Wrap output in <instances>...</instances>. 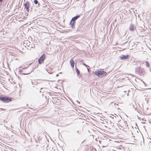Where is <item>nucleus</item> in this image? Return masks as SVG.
I'll return each instance as SVG.
<instances>
[{
    "label": "nucleus",
    "instance_id": "obj_11",
    "mask_svg": "<svg viewBox=\"0 0 151 151\" xmlns=\"http://www.w3.org/2000/svg\"><path fill=\"white\" fill-rule=\"evenodd\" d=\"M117 148L118 149H124V146H123L122 145H120L119 146H117Z\"/></svg>",
    "mask_w": 151,
    "mask_h": 151
},
{
    "label": "nucleus",
    "instance_id": "obj_23",
    "mask_svg": "<svg viewBox=\"0 0 151 151\" xmlns=\"http://www.w3.org/2000/svg\"><path fill=\"white\" fill-rule=\"evenodd\" d=\"M40 92H42V91H40Z\"/></svg>",
    "mask_w": 151,
    "mask_h": 151
},
{
    "label": "nucleus",
    "instance_id": "obj_18",
    "mask_svg": "<svg viewBox=\"0 0 151 151\" xmlns=\"http://www.w3.org/2000/svg\"><path fill=\"white\" fill-rule=\"evenodd\" d=\"M2 109L3 110H5V109Z\"/></svg>",
    "mask_w": 151,
    "mask_h": 151
},
{
    "label": "nucleus",
    "instance_id": "obj_1",
    "mask_svg": "<svg viewBox=\"0 0 151 151\" xmlns=\"http://www.w3.org/2000/svg\"><path fill=\"white\" fill-rule=\"evenodd\" d=\"M94 74L99 77H103L106 75V73L104 71L97 70L95 71Z\"/></svg>",
    "mask_w": 151,
    "mask_h": 151
},
{
    "label": "nucleus",
    "instance_id": "obj_8",
    "mask_svg": "<svg viewBox=\"0 0 151 151\" xmlns=\"http://www.w3.org/2000/svg\"><path fill=\"white\" fill-rule=\"evenodd\" d=\"M75 22H73L72 21H70V24L71 26V27L73 28H75Z\"/></svg>",
    "mask_w": 151,
    "mask_h": 151
},
{
    "label": "nucleus",
    "instance_id": "obj_7",
    "mask_svg": "<svg viewBox=\"0 0 151 151\" xmlns=\"http://www.w3.org/2000/svg\"><path fill=\"white\" fill-rule=\"evenodd\" d=\"M70 65L72 68L74 67V62L73 58H71L70 60Z\"/></svg>",
    "mask_w": 151,
    "mask_h": 151
},
{
    "label": "nucleus",
    "instance_id": "obj_13",
    "mask_svg": "<svg viewBox=\"0 0 151 151\" xmlns=\"http://www.w3.org/2000/svg\"><path fill=\"white\" fill-rule=\"evenodd\" d=\"M145 64L146 66L147 67H149V63L147 61H145Z\"/></svg>",
    "mask_w": 151,
    "mask_h": 151
},
{
    "label": "nucleus",
    "instance_id": "obj_5",
    "mask_svg": "<svg viewBox=\"0 0 151 151\" xmlns=\"http://www.w3.org/2000/svg\"><path fill=\"white\" fill-rule=\"evenodd\" d=\"M128 58L129 55H122L120 57V59L122 60L126 59Z\"/></svg>",
    "mask_w": 151,
    "mask_h": 151
},
{
    "label": "nucleus",
    "instance_id": "obj_17",
    "mask_svg": "<svg viewBox=\"0 0 151 151\" xmlns=\"http://www.w3.org/2000/svg\"><path fill=\"white\" fill-rule=\"evenodd\" d=\"M58 76H59V75H58V74H57L56 75V76L57 77H58Z\"/></svg>",
    "mask_w": 151,
    "mask_h": 151
},
{
    "label": "nucleus",
    "instance_id": "obj_4",
    "mask_svg": "<svg viewBox=\"0 0 151 151\" xmlns=\"http://www.w3.org/2000/svg\"><path fill=\"white\" fill-rule=\"evenodd\" d=\"M24 6L25 8L26 9L27 12H29V8L30 6V5L29 2L28 1H26L24 4Z\"/></svg>",
    "mask_w": 151,
    "mask_h": 151
},
{
    "label": "nucleus",
    "instance_id": "obj_14",
    "mask_svg": "<svg viewBox=\"0 0 151 151\" xmlns=\"http://www.w3.org/2000/svg\"><path fill=\"white\" fill-rule=\"evenodd\" d=\"M38 1L37 0H34V3L35 4H37L38 3Z\"/></svg>",
    "mask_w": 151,
    "mask_h": 151
},
{
    "label": "nucleus",
    "instance_id": "obj_10",
    "mask_svg": "<svg viewBox=\"0 0 151 151\" xmlns=\"http://www.w3.org/2000/svg\"><path fill=\"white\" fill-rule=\"evenodd\" d=\"M129 29L130 30L132 31L134 30V28L133 25L132 24H131L129 27Z\"/></svg>",
    "mask_w": 151,
    "mask_h": 151
},
{
    "label": "nucleus",
    "instance_id": "obj_6",
    "mask_svg": "<svg viewBox=\"0 0 151 151\" xmlns=\"http://www.w3.org/2000/svg\"><path fill=\"white\" fill-rule=\"evenodd\" d=\"M136 71L138 73L140 74V73H142V70L140 68H138L136 69Z\"/></svg>",
    "mask_w": 151,
    "mask_h": 151
},
{
    "label": "nucleus",
    "instance_id": "obj_20",
    "mask_svg": "<svg viewBox=\"0 0 151 151\" xmlns=\"http://www.w3.org/2000/svg\"><path fill=\"white\" fill-rule=\"evenodd\" d=\"M40 5V4L39 3V4H38V6H39V5Z\"/></svg>",
    "mask_w": 151,
    "mask_h": 151
},
{
    "label": "nucleus",
    "instance_id": "obj_21",
    "mask_svg": "<svg viewBox=\"0 0 151 151\" xmlns=\"http://www.w3.org/2000/svg\"><path fill=\"white\" fill-rule=\"evenodd\" d=\"M23 69H25V68H22Z\"/></svg>",
    "mask_w": 151,
    "mask_h": 151
},
{
    "label": "nucleus",
    "instance_id": "obj_16",
    "mask_svg": "<svg viewBox=\"0 0 151 151\" xmlns=\"http://www.w3.org/2000/svg\"><path fill=\"white\" fill-rule=\"evenodd\" d=\"M84 65L85 66H88V67H89L88 65H86V64H84Z\"/></svg>",
    "mask_w": 151,
    "mask_h": 151
},
{
    "label": "nucleus",
    "instance_id": "obj_3",
    "mask_svg": "<svg viewBox=\"0 0 151 151\" xmlns=\"http://www.w3.org/2000/svg\"><path fill=\"white\" fill-rule=\"evenodd\" d=\"M45 55L43 54L38 59V63L40 64H41L43 62L45 59Z\"/></svg>",
    "mask_w": 151,
    "mask_h": 151
},
{
    "label": "nucleus",
    "instance_id": "obj_25",
    "mask_svg": "<svg viewBox=\"0 0 151 151\" xmlns=\"http://www.w3.org/2000/svg\"><path fill=\"white\" fill-rule=\"evenodd\" d=\"M32 83L33 84L32 81Z\"/></svg>",
    "mask_w": 151,
    "mask_h": 151
},
{
    "label": "nucleus",
    "instance_id": "obj_22",
    "mask_svg": "<svg viewBox=\"0 0 151 151\" xmlns=\"http://www.w3.org/2000/svg\"><path fill=\"white\" fill-rule=\"evenodd\" d=\"M3 0H0V2L1 1Z\"/></svg>",
    "mask_w": 151,
    "mask_h": 151
},
{
    "label": "nucleus",
    "instance_id": "obj_19",
    "mask_svg": "<svg viewBox=\"0 0 151 151\" xmlns=\"http://www.w3.org/2000/svg\"><path fill=\"white\" fill-rule=\"evenodd\" d=\"M87 70H88V72H89V70L88 68H87Z\"/></svg>",
    "mask_w": 151,
    "mask_h": 151
},
{
    "label": "nucleus",
    "instance_id": "obj_15",
    "mask_svg": "<svg viewBox=\"0 0 151 151\" xmlns=\"http://www.w3.org/2000/svg\"><path fill=\"white\" fill-rule=\"evenodd\" d=\"M30 73V72H29V73H24V75L28 74H29Z\"/></svg>",
    "mask_w": 151,
    "mask_h": 151
},
{
    "label": "nucleus",
    "instance_id": "obj_9",
    "mask_svg": "<svg viewBox=\"0 0 151 151\" xmlns=\"http://www.w3.org/2000/svg\"><path fill=\"white\" fill-rule=\"evenodd\" d=\"M80 17L79 15H78L72 18L71 21L73 22H75V21Z\"/></svg>",
    "mask_w": 151,
    "mask_h": 151
},
{
    "label": "nucleus",
    "instance_id": "obj_2",
    "mask_svg": "<svg viewBox=\"0 0 151 151\" xmlns=\"http://www.w3.org/2000/svg\"><path fill=\"white\" fill-rule=\"evenodd\" d=\"M0 99L2 101L5 103H8L11 101V99L10 98L6 97H0Z\"/></svg>",
    "mask_w": 151,
    "mask_h": 151
},
{
    "label": "nucleus",
    "instance_id": "obj_12",
    "mask_svg": "<svg viewBox=\"0 0 151 151\" xmlns=\"http://www.w3.org/2000/svg\"><path fill=\"white\" fill-rule=\"evenodd\" d=\"M76 72L78 75H79V74H80V71H79V70L76 67Z\"/></svg>",
    "mask_w": 151,
    "mask_h": 151
},
{
    "label": "nucleus",
    "instance_id": "obj_24",
    "mask_svg": "<svg viewBox=\"0 0 151 151\" xmlns=\"http://www.w3.org/2000/svg\"><path fill=\"white\" fill-rule=\"evenodd\" d=\"M42 88H41V89H40V90H42Z\"/></svg>",
    "mask_w": 151,
    "mask_h": 151
}]
</instances>
